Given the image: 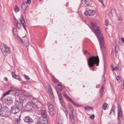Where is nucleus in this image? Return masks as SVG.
<instances>
[{
  "label": "nucleus",
  "mask_w": 124,
  "mask_h": 124,
  "mask_svg": "<svg viewBox=\"0 0 124 124\" xmlns=\"http://www.w3.org/2000/svg\"><path fill=\"white\" fill-rule=\"evenodd\" d=\"M89 118L93 120L94 118V115H92L89 116Z\"/></svg>",
  "instance_id": "nucleus-39"
},
{
  "label": "nucleus",
  "mask_w": 124,
  "mask_h": 124,
  "mask_svg": "<svg viewBox=\"0 0 124 124\" xmlns=\"http://www.w3.org/2000/svg\"><path fill=\"white\" fill-rule=\"evenodd\" d=\"M23 76H24V78H25L27 80H29L30 79V78L28 76H27L25 75H24Z\"/></svg>",
  "instance_id": "nucleus-37"
},
{
  "label": "nucleus",
  "mask_w": 124,
  "mask_h": 124,
  "mask_svg": "<svg viewBox=\"0 0 124 124\" xmlns=\"http://www.w3.org/2000/svg\"><path fill=\"white\" fill-rule=\"evenodd\" d=\"M57 94L58 96L59 97L60 101H62L63 99V98L62 97L61 94L57 90Z\"/></svg>",
  "instance_id": "nucleus-24"
},
{
  "label": "nucleus",
  "mask_w": 124,
  "mask_h": 124,
  "mask_svg": "<svg viewBox=\"0 0 124 124\" xmlns=\"http://www.w3.org/2000/svg\"><path fill=\"white\" fill-rule=\"evenodd\" d=\"M19 8L17 7L16 5L15 7V12L16 13L18 12L19 11Z\"/></svg>",
  "instance_id": "nucleus-30"
},
{
  "label": "nucleus",
  "mask_w": 124,
  "mask_h": 124,
  "mask_svg": "<svg viewBox=\"0 0 124 124\" xmlns=\"http://www.w3.org/2000/svg\"><path fill=\"white\" fill-rule=\"evenodd\" d=\"M23 94L26 97H27L28 98V97H30L31 96V94L29 93H24Z\"/></svg>",
  "instance_id": "nucleus-31"
},
{
  "label": "nucleus",
  "mask_w": 124,
  "mask_h": 124,
  "mask_svg": "<svg viewBox=\"0 0 124 124\" xmlns=\"http://www.w3.org/2000/svg\"><path fill=\"white\" fill-rule=\"evenodd\" d=\"M31 2V0H27V1L25 2V3H26L27 4V3H28L29 4H30Z\"/></svg>",
  "instance_id": "nucleus-49"
},
{
  "label": "nucleus",
  "mask_w": 124,
  "mask_h": 124,
  "mask_svg": "<svg viewBox=\"0 0 124 124\" xmlns=\"http://www.w3.org/2000/svg\"><path fill=\"white\" fill-rule=\"evenodd\" d=\"M100 1L101 3L102 4V5L103 6L102 7L103 8H104L105 7V5L103 3V1L101 0H100Z\"/></svg>",
  "instance_id": "nucleus-41"
},
{
  "label": "nucleus",
  "mask_w": 124,
  "mask_h": 124,
  "mask_svg": "<svg viewBox=\"0 0 124 124\" xmlns=\"http://www.w3.org/2000/svg\"><path fill=\"white\" fill-rule=\"evenodd\" d=\"M14 92H12V93H15V95L16 96H18L19 95V93L17 92H15L14 91H13Z\"/></svg>",
  "instance_id": "nucleus-36"
},
{
  "label": "nucleus",
  "mask_w": 124,
  "mask_h": 124,
  "mask_svg": "<svg viewBox=\"0 0 124 124\" xmlns=\"http://www.w3.org/2000/svg\"><path fill=\"white\" fill-rule=\"evenodd\" d=\"M73 115V114L72 113L71 114H70V117L71 121L73 123L75 122V119Z\"/></svg>",
  "instance_id": "nucleus-21"
},
{
  "label": "nucleus",
  "mask_w": 124,
  "mask_h": 124,
  "mask_svg": "<svg viewBox=\"0 0 124 124\" xmlns=\"http://www.w3.org/2000/svg\"><path fill=\"white\" fill-rule=\"evenodd\" d=\"M57 86L58 90H60L61 91H62V86L60 84H58Z\"/></svg>",
  "instance_id": "nucleus-29"
},
{
  "label": "nucleus",
  "mask_w": 124,
  "mask_h": 124,
  "mask_svg": "<svg viewBox=\"0 0 124 124\" xmlns=\"http://www.w3.org/2000/svg\"><path fill=\"white\" fill-rule=\"evenodd\" d=\"M111 15L113 16H116V10L114 9H111Z\"/></svg>",
  "instance_id": "nucleus-18"
},
{
  "label": "nucleus",
  "mask_w": 124,
  "mask_h": 124,
  "mask_svg": "<svg viewBox=\"0 0 124 124\" xmlns=\"http://www.w3.org/2000/svg\"><path fill=\"white\" fill-rule=\"evenodd\" d=\"M114 70H115L116 71H118V69L117 67H115V68H114Z\"/></svg>",
  "instance_id": "nucleus-51"
},
{
  "label": "nucleus",
  "mask_w": 124,
  "mask_h": 124,
  "mask_svg": "<svg viewBox=\"0 0 124 124\" xmlns=\"http://www.w3.org/2000/svg\"><path fill=\"white\" fill-rule=\"evenodd\" d=\"M111 68L112 70V71H114V68L113 66L112 65H111Z\"/></svg>",
  "instance_id": "nucleus-52"
},
{
  "label": "nucleus",
  "mask_w": 124,
  "mask_h": 124,
  "mask_svg": "<svg viewBox=\"0 0 124 124\" xmlns=\"http://www.w3.org/2000/svg\"><path fill=\"white\" fill-rule=\"evenodd\" d=\"M28 6V5L26 3L23 2L22 6V9L23 10H25L26 9Z\"/></svg>",
  "instance_id": "nucleus-19"
},
{
  "label": "nucleus",
  "mask_w": 124,
  "mask_h": 124,
  "mask_svg": "<svg viewBox=\"0 0 124 124\" xmlns=\"http://www.w3.org/2000/svg\"><path fill=\"white\" fill-rule=\"evenodd\" d=\"M18 98L19 101L16 99L15 103V106L20 110L23 107V105L22 102L20 101V98Z\"/></svg>",
  "instance_id": "nucleus-7"
},
{
  "label": "nucleus",
  "mask_w": 124,
  "mask_h": 124,
  "mask_svg": "<svg viewBox=\"0 0 124 124\" xmlns=\"http://www.w3.org/2000/svg\"><path fill=\"white\" fill-rule=\"evenodd\" d=\"M84 1L85 4L88 6H90L92 3V2L91 0H85Z\"/></svg>",
  "instance_id": "nucleus-17"
},
{
  "label": "nucleus",
  "mask_w": 124,
  "mask_h": 124,
  "mask_svg": "<svg viewBox=\"0 0 124 124\" xmlns=\"http://www.w3.org/2000/svg\"><path fill=\"white\" fill-rule=\"evenodd\" d=\"M4 102L6 104L8 105L12 104L13 102L12 98L10 96L6 98Z\"/></svg>",
  "instance_id": "nucleus-11"
},
{
  "label": "nucleus",
  "mask_w": 124,
  "mask_h": 124,
  "mask_svg": "<svg viewBox=\"0 0 124 124\" xmlns=\"http://www.w3.org/2000/svg\"><path fill=\"white\" fill-rule=\"evenodd\" d=\"M122 42L124 43V38L123 37H121V38Z\"/></svg>",
  "instance_id": "nucleus-53"
},
{
  "label": "nucleus",
  "mask_w": 124,
  "mask_h": 124,
  "mask_svg": "<svg viewBox=\"0 0 124 124\" xmlns=\"http://www.w3.org/2000/svg\"><path fill=\"white\" fill-rule=\"evenodd\" d=\"M118 20L119 21H121L122 20V18L121 17H119L118 18Z\"/></svg>",
  "instance_id": "nucleus-56"
},
{
  "label": "nucleus",
  "mask_w": 124,
  "mask_h": 124,
  "mask_svg": "<svg viewBox=\"0 0 124 124\" xmlns=\"http://www.w3.org/2000/svg\"><path fill=\"white\" fill-rule=\"evenodd\" d=\"M4 80H5L6 81H7L8 80V79L6 77H4Z\"/></svg>",
  "instance_id": "nucleus-54"
},
{
  "label": "nucleus",
  "mask_w": 124,
  "mask_h": 124,
  "mask_svg": "<svg viewBox=\"0 0 124 124\" xmlns=\"http://www.w3.org/2000/svg\"><path fill=\"white\" fill-rule=\"evenodd\" d=\"M92 69L93 70H94V68H92Z\"/></svg>",
  "instance_id": "nucleus-62"
},
{
  "label": "nucleus",
  "mask_w": 124,
  "mask_h": 124,
  "mask_svg": "<svg viewBox=\"0 0 124 124\" xmlns=\"http://www.w3.org/2000/svg\"><path fill=\"white\" fill-rule=\"evenodd\" d=\"M60 102L62 106H63V107H64L65 105L64 104V102L63 100H62V101H60Z\"/></svg>",
  "instance_id": "nucleus-44"
},
{
  "label": "nucleus",
  "mask_w": 124,
  "mask_h": 124,
  "mask_svg": "<svg viewBox=\"0 0 124 124\" xmlns=\"http://www.w3.org/2000/svg\"><path fill=\"white\" fill-rule=\"evenodd\" d=\"M21 115H20L18 118H16L15 119V121L17 122H19L20 119Z\"/></svg>",
  "instance_id": "nucleus-32"
},
{
  "label": "nucleus",
  "mask_w": 124,
  "mask_h": 124,
  "mask_svg": "<svg viewBox=\"0 0 124 124\" xmlns=\"http://www.w3.org/2000/svg\"><path fill=\"white\" fill-rule=\"evenodd\" d=\"M64 97L66 99L69 101L71 102L75 106H77L78 104L74 101H73L66 93H64L63 94Z\"/></svg>",
  "instance_id": "nucleus-10"
},
{
  "label": "nucleus",
  "mask_w": 124,
  "mask_h": 124,
  "mask_svg": "<svg viewBox=\"0 0 124 124\" xmlns=\"http://www.w3.org/2000/svg\"><path fill=\"white\" fill-rule=\"evenodd\" d=\"M20 21L22 26L23 27L25 30L26 31V24L25 22L23 17L22 15H21V17L20 18Z\"/></svg>",
  "instance_id": "nucleus-9"
},
{
  "label": "nucleus",
  "mask_w": 124,
  "mask_h": 124,
  "mask_svg": "<svg viewBox=\"0 0 124 124\" xmlns=\"http://www.w3.org/2000/svg\"><path fill=\"white\" fill-rule=\"evenodd\" d=\"M115 107L114 106H113L112 107L111 109V110L110 111V114L111 113H112V111H113L114 113V110L115 109Z\"/></svg>",
  "instance_id": "nucleus-34"
},
{
  "label": "nucleus",
  "mask_w": 124,
  "mask_h": 124,
  "mask_svg": "<svg viewBox=\"0 0 124 124\" xmlns=\"http://www.w3.org/2000/svg\"><path fill=\"white\" fill-rule=\"evenodd\" d=\"M13 33L15 35L18 37V35L17 31V29L16 28H13Z\"/></svg>",
  "instance_id": "nucleus-25"
},
{
  "label": "nucleus",
  "mask_w": 124,
  "mask_h": 124,
  "mask_svg": "<svg viewBox=\"0 0 124 124\" xmlns=\"http://www.w3.org/2000/svg\"><path fill=\"white\" fill-rule=\"evenodd\" d=\"M12 77L14 78L16 75L15 74V73L14 72H12Z\"/></svg>",
  "instance_id": "nucleus-46"
},
{
  "label": "nucleus",
  "mask_w": 124,
  "mask_h": 124,
  "mask_svg": "<svg viewBox=\"0 0 124 124\" xmlns=\"http://www.w3.org/2000/svg\"><path fill=\"white\" fill-rule=\"evenodd\" d=\"M118 112H120V111H122L121 108V107L119 106L118 108Z\"/></svg>",
  "instance_id": "nucleus-40"
},
{
  "label": "nucleus",
  "mask_w": 124,
  "mask_h": 124,
  "mask_svg": "<svg viewBox=\"0 0 124 124\" xmlns=\"http://www.w3.org/2000/svg\"><path fill=\"white\" fill-rule=\"evenodd\" d=\"M95 14L94 11L88 8H86L84 12V14L85 15H89L92 16Z\"/></svg>",
  "instance_id": "nucleus-8"
},
{
  "label": "nucleus",
  "mask_w": 124,
  "mask_h": 124,
  "mask_svg": "<svg viewBox=\"0 0 124 124\" xmlns=\"http://www.w3.org/2000/svg\"><path fill=\"white\" fill-rule=\"evenodd\" d=\"M88 54H89V55H90V53L89 52H88Z\"/></svg>",
  "instance_id": "nucleus-60"
},
{
  "label": "nucleus",
  "mask_w": 124,
  "mask_h": 124,
  "mask_svg": "<svg viewBox=\"0 0 124 124\" xmlns=\"http://www.w3.org/2000/svg\"><path fill=\"white\" fill-rule=\"evenodd\" d=\"M14 78H16V79L18 80L19 81L20 80H21L20 79L19 76H17V75L16 76L14 77Z\"/></svg>",
  "instance_id": "nucleus-42"
},
{
  "label": "nucleus",
  "mask_w": 124,
  "mask_h": 124,
  "mask_svg": "<svg viewBox=\"0 0 124 124\" xmlns=\"http://www.w3.org/2000/svg\"><path fill=\"white\" fill-rule=\"evenodd\" d=\"M65 114H66V116H67V114L68 113L67 111V110H65Z\"/></svg>",
  "instance_id": "nucleus-55"
},
{
  "label": "nucleus",
  "mask_w": 124,
  "mask_h": 124,
  "mask_svg": "<svg viewBox=\"0 0 124 124\" xmlns=\"http://www.w3.org/2000/svg\"><path fill=\"white\" fill-rule=\"evenodd\" d=\"M68 107L70 109V110L71 111L72 113L73 114V108L72 106H71L69 104L68 105Z\"/></svg>",
  "instance_id": "nucleus-33"
},
{
  "label": "nucleus",
  "mask_w": 124,
  "mask_h": 124,
  "mask_svg": "<svg viewBox=\"0 0 124 124\" xmlns=\"http://www.w3.org/2000/svg\"><path fill=\"white\" fill-rule=\"evenodd\" d=\"M108 107V104L106 103H104L103 104L102 109L104 110H105L106 108H107Z\"/></svg>",
  "instance_id": "nucleus-23"
},
{
  "label": "nucleus",
  "mask_w": 124,
  "mask_h": 124,
  "mask_svg": "<svg viewBox=\"0 0 124 124\" xmlns=\"http://www.w3.org/2000/svg\"><path fill=\"white\" fill-rule=\"evenodd\" d=\"M2 52L3 51H2ZM6 52L7 53H10V48L9 47H6L5 49V51L4 50V52H2L3 54L4 55H5V54H4V53H5Z\"/></svg>",
  "instance_id": "nucleus-22"
},
{
  "label": "nucleus",
  "mask_w": 124,
  "mask_h": 124,
  "mask_svg": "<svg viewBox=\"0 0 124 124\" xmlns=\"http://www.w3.org/2000/svg\"><path fill=\"white\" fill-rule=\"evenodd\" d=\"M9 110V109L7 107H2L0 112V116L3 117L8 116L10 114Z\"/></svg>",
  "instance_id": "nucleus-3"
},
{
  "label": "nucleus",
  "mask_w": 124,
  "mask_h": 124,
  "mask_svg": "<svg viewBox=\"0 0 124 124\" xmlns=\"http://www.w3.org/2000/svg\"><path fill=\"white\" fill-rule=\"evenodd\" d=\"M14 92L13 91L11 90H9L7 92H6L5 93L3 94L2 96V97H3L4 96H5L6 95H8L9 94H10V93H12V92Z\"/></svg>",
  "instance_id": "nucleus-20"
},
{
  "label": "nucleus",
  "mask_w": 124,
  "mask_h": 124,
  "mask_svg": "<svg viewBox=\"0 0 124 124\" xmlns=\"http://www.w3.org/2000/svg\"><path fill=\"white\" fill-rule=\"evenodd\" d=\"M29 43L28 40L27 39H26L24 40V45L26 46H27L29 45Z\"/></svg>",
  "instance_id": "nucleus-28"
},
{
  "label": "nucleus",
  "mask_w": 124,
  "mask_h": 124,
  "mask_svg": "<svg viewBox=\"0 0 124 124\" xmlns=\"http://www.w3.org/2000/svg\"><path fill=\"white\" fill-rule=\"evenodd\" d=\"M93 32L96 35L99 39L100 43V48L101 49L104 48L103 37L102 34L101 33L100 30L98 26L94 23H91Z\"/></svg>",
  "instance_id": "nucleus-1"
},
{
  "label": "nucleus",
  "mask_w": 124,
  "mask_h": 124,
  "mask_svg": "<svg viewBox=\"0 0 124 124\" xmlns=\"http://www.w3.org/2000/svg\"><path fill=\"white\" fill-rule=\"evenodd\" d=\"M15 26L18 29H19L21 27V24L18 23V22L16 19H15Z\"/></svg>",
  "instance_id": "nucleus-15"
},
{
  "label": "nucleus",
  "mask_w": 124,
  "mask_h": 124,
  "mask_svg": "<svg viewBox=\"0 0 124 124\" xmlns=\"http://www.w3.org/2000/svg\"><path fill=\"white\" fill-rule=\"evenodd\" d=\"M20 110L15 107H13L11 108L10 112L13 114H16L20 111Z\"/></svg>",
  "instance_id": "nucleus-13"
},
{
  "label": "nucleus",
  "mask_w": 124,
  "mask_h": 124,
  "mask_svg": "<svg viewBox=\"0 0 124 124\" xmlns=\"http://www.w3.org/2000/svg\"><path fill=\"white\" fill-rule=\"evenodd\" d=\"M19 39L18 40L19 41H20L21 43H22L23 42V41L22 39L20 37H19Z\"/></svg>",
  "instance_id": "nucleus-48"
},
{
  "label": "nucleus",
  "mask_w": 124,
  "mask_h": 124,
  "mask_svg": "<svg viewBox=\"0 0 124 124\" xmlns=\"http://www.w3.org/2000/svg\"><path fill=\"white\" fill-rule=\"evenodd\" d=\"M48 92L49 94V96L50 98L52 100H54V96L53 93L52 92V89L50 85H49Z\"/></svg>",
  "instance_id": "nucleus-12"
},
{
  "label": "nucleus",
  "mask_w": 124,
  "mask_h": 124,
  "mask_svg": "<svg viewBox=\"0 0 124 124\" xmlns=\"http://www.w3.org/2000/svg\"><path fill=\"white\" fill-rule=\"evenodd\" d=\"M116 78L117 81L119 82L121 81V80L120 79L119 77V76H117Z\"/></svg>",
  "instance_id": "nucleus-47"
},
{
  "label": "nucleus",
  "mask_w": 124,
  "mask_h": 124,
  "mask_svg": "<svg viewBox=\"0 0 124 124\" xmlns=\"http://www.w3.org/2000/svg\"><path fill=\"white\" fill-rule=\"evenodd\" d=\"M85 109L86 110H89V109H93V108L92 107H90V106H87L86 107H85Z\"/></svg>",
  "instance_id": "nucleus-35"
},
{
  "label": "nucleus",
  "mask_w": 124,
  "mask_h": 124,
  "mask_svg": "<svg viewBox=\"0 0 124 124\" xmlns=\"http://www.w3.org/2000/svg\"><path fill=\"white\" fill-rule=\"evenodd\" d=\"M24 121L29 124H35V122L29 116H25L23 119Z\"/></svg>",
  "instance_id": "nucleus-6"
},
{
  "label": "nucleus",
  "mask_w": 124,
  "mask_h": 124,
  "mask_svg": "<svg viewBox=\"0 0 124 124\" xmlns=\"http://www.w3.org/2000/svg\"><path fill=\"white\" fill-rule=\"evenodd\" d=\"M87 52V51H86L84 52V54H85Z\"/></svg>",
  "instance_id": "nucleus-59"
},
{
  "label": "nucleus",
  "mask_w": 124,
  "mask_h": 124,
  "mask_svg": "<svg viewBox=\"0 0 124 124\" xmlns=\"http://www.w3.org/2000/svg\"><path fill=\"white\" fill-rule=\"evenodd\" d=\"M111 55H112L113 56H114L113 53L112 52H111Z\"/></svg>",
  "instance_id": "nucleus-57"
},
{
  "label": "nucleus",
  "mask_w": 124,
  "mask_h": 124,
  "mask_svg": "<svg viewBox=\"0 0 124 124\" xmlns=\"http://www.w3.org/2000/svg\"><path fill=\"white\" fill-rule=\"evenodd\" d=\"M47 105L50 115L51 116L54 115L56 112L54 107L50 102L47 103Z\"/></svg>",
  "instance_id": "nucleus-4"
},
{
  "label": "nucleus",
  "mask_w": 124,
  "mask_h": 124,
  "mask_svg": "<svg viewBox=\"0 0 124 124\" xmlns=\"http://www.w3.org/2000/svg\"><path fill=\"white\" fill-rule=\"evenodd\" d=\"M122 116V111H120V112H118L117 119L119 120V118L121 117Z\"/></svg>",
  "instance_id": "nucleus-27"
},
{
  "label": "nucleus",
  "mask_w": 124,
  "mask_h": 124,
  "mask_svg": "<svg viewBox=\"0 0 124 124\" xmlns=\"http://www.w3.org/2000/svg\"><path fill=\"white\" fill-rule=\"evenodd\" d=\"M24 83L25 84H26V83H27L26 82H24Z\"/></svg>",
  "instance_id": "nucleus-63"
},
{
  "label": "nucleus",
  "mask_w": 124,
  "mask_h": 124,
  "mask_svg": "<svg viewBox=\"0 0 124 124\" xmlns=\"http://www.w3.org/2000/svg\"><path fill=\"white\" fill-rule=\"evenodd\" d=\"M52 80L54 82H57V80L54 77L52 78Z\"/></svg>",
  "instance_id": "nucleus-43"
},
{
  "label": "nucleus",
  "mask_w": 124,
  "mask_h": 124,
  "mask_svg": "<svg viewBox=\"0 0 124 124\" xmlns=\"http://www.w3.org/2000/svg\"><path fill=\"white\" fill-rule=\"evenodd\" d=\"M40 112L41 116L43 117H46V113L45 110H41Z\"/></svg>",
  "instance_id": "nucleus-16"
},
{
  "label": "nucleus",
  "mask_w": 124,
  "mask_h": 124,
  "mask_svg": "<svg viewBox=\"0 0 124 124\" xmlns=\"http://www.w3.org/2000/svg\"><path fill=\"white\" fill-rule=\"evenodd\" d=\"M26 22L27 23H28L29 22V20H26Z\"/></svg>",
  "instance_id": "nucleus-58"
},
{
  "label": "nucleus",
  "mask_w": 124,
  "mask_h": 124,
  "mask_svg": "<svg viewBox=\"0 0 124 124\" xmlns=\"http://www.w3.org/2000/svg\"><path fill=\"white\" fill-rule=\"evenodd\" d=\"M32 102L33 106H35L38 108H41L42 106L41 103L36 99H33Z\"/></svg>",
  "instance_id": "nucleus-5"
},
{
  "label": "nucleus",
  "mask_w": 124,
  "mask_h": 124,
  "mask_svg": "<svg viewBox=\"0 0 124 124\" xmlns=\"http://www.w3.org/2000/svg\"><path fill=\"white\" fill-rule=\"evenodd\" d=\"M116 47H115V55H116V56H117V53H118L117 50L116 49Z\"/></svg>",
  "instance_id": "nucleus-50"
},
{
  "label": "nucleus",
  "mask_w": 124,
  "mask_h": 124,
  "mask_svg": "<svg viewBox=\"0 0 124 124\" xmlns=\"http://www.w3.org/2000/svg\"><path fill=\"white\" fill-rule=\"evenodd\" d=\"M99 59L98 56H92L89 57L87 60L88 64L89 67H92L95 64L96 66L99 65Z\"/></svg>",
  "instance_id": "nucleus-2"
},
{
  "label": "nucleus",
  "mask_w": 124,
  "mask_h": 124,
  "mask_svg": "<svg viewBox=\"0 0 124 124\" xmlns=\"http://www.w3.org/2000/svg\"><path fill=\"white\" fill-rule=\"evenodd\" d=\"M33 107H34V106H33L32 102H28L27 105L25 106V108L29 110L31 109Z\"/></svg>",
  "instance_id": "nucleus-14"
},
{
  "label": "nucleus",
  "mask_w": 124,
  "mask_h": 124,
  "mask_svg": "<svg viewBox=\"0 0 124 124\" xmlns=\"http://www.w3.org/2000/svg\"><path fill=\"white\" fill-rule=\"evenodd\" d=\"M108 29V28H107H107H106V29Z\"/></svg>",
  "instance_id": "nucleus-64"
},
{
  "label": "nucleus",
  "mask_w": 124,
  "mask_h": 124,
  "mask_svg": "<svg viewBox=\"0 0 124 124\" xmlns=\"http://www.w3.org/2000/svg\"><path fill=\"white\" fill-rule=\"evenodd\" d=\"M63 121L61 119H59L58 120V124H62Z\"/></svg>",
  "instance_id": "nucleus-38"
},
{
  "label": "nucleus",
  "mask_w": 124,
  "mask_h": 124,
  "mask_svg": "<svg viewBox=\"0 0 124 124\" xmlns=\"http://www.w3.org/2000/svg\"><path fill=\"white\" fill-rule=\"evenodd\" d=\"M104 86H103L101 88L100 90V95L101 96L102 95V92L103 91L104 89Z\"/></svg>",
  "instance_id": "nucleus-26"
},
{
  "label": "nucleus",
  "mask_w": 124,
  "mask_h": 124,
  "mask_svg": "<svg viewBox=\"0 0 124 124\" xmlns=\"http://www.w3.org/2000/svg\"><path fill=\"white\" fill-rule=\"evenodd\" d=\"M25 11H24V12H23V13H24V14H25Z\"/></svg>",
  "instance_id": "nucleus-61"
},
{
  "label": "nucleus",
  "mask_w": 124,
  "mask_h": 124,
  "mask_svg": "<svg viewBox=\"0 0 124 124\" xmlns=\"http://www.w3.org/2000/svg\"><path fill=\"white\" fill-rule=\"evenodd\" d=\"M105 24L106 26H108V21L107 20H106L105 21Z\"/></svg>",
  "instance_id": "nucleus-45"
}]
</instances>
